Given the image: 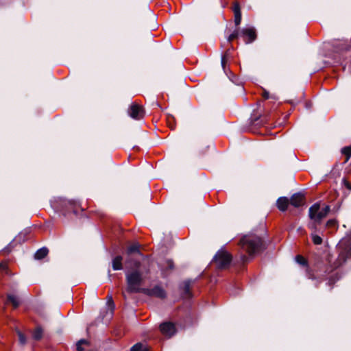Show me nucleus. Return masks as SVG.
<instances>
[{
    "label": "nucleus",
    "instance_id": "5701e85b",
    "mask_svg": "<svg viewBox=\"0 0 351 351\" xmlns=\"http://www.w3.org/2000/svg\"><path fill=\"white\" fill-rule=\"evenodd\" d=\"M17 334L19 336V340L21 344L24 345L26 343V338L19 330L17 331Z\"/></svg>",
    "mask_w": 351,
    "mask_h": 351
},
{
    "label": "nucleus",
    "instance_id": "9d476101",
    "mask_svg": "<svg viewBox=\"0 0 351 351\" xmlns=\"http://www.w3.org/2000/svg\"><path fill=\"white\" fill-rule=\"evenodd\" d=\"M303 200H304V195L300 193H298L293 194L291 197L290 203L291 205H293L295 207H299L302 204Z\"/></svg>",
    "mask_w": 351,
    "mask_h": 351
},
{
    "label": "nucleus",
    "instance_id": "7c9ffc66",
    "mask_svg": "<svg viewBox=\"0 0 351 351\" xmlns=\"http://www.w3.org/2000/svg\"><path fill=\"white\" fill-rule=\"evenodd\" d=\"M347 256H346L344 254V253H341L340 255H339V258L340 260H342L343 261H346V258Z\"/></svg>",
    "mask_w": 351,
    "mask_h": 351
},
{
    "label": "nucleus",
    "instance_id": "4468645a",
    "mask_svg": "<svg viewBox=\"0 0 351 351\" xmlns=\"http://www.w3.org/2000/svg\"><path fill=\"white\" fill-rule=\"evenodd\" d=\"M48 252L47 248L42 247L36 251L34 254V258L38 260L42 259L47 255Z\"/></svg>",
    "mask_w": 351,
    "mask_h": 351
},
{
    "label": "nucleus",
    "instance_id": "72a5a7b5",
    "mask_svg": "<svg viewBox=\"0 0 351 351\" xmlns=\"http://www.w3.org/2000/svg\"><path fill=\"white\" fill-rule=\"evenodd\" d=\"M5 269V267L1 263H0V269Z\"/></svg>",
    "mask_w": 351,
    "mask_h": 351
},
{
    "label": "nucleus",
    "instance_id": "473e14b6",
    "mask_svg": "<svg viewBox=\"0 0 351 351\" xmlns=\"http://www.w3.org/2000/svg\"><path fill=\"white\" fill-rule=\"evenodd\" d=\"M241 258L243 262H245L247 261V258L245 255H241Z\"/></svg>",
    "mask_w": 351,
    "mask_h": 351
},
{
    "label": "nucleus",
    "instance_id": "f03ea898",
    "mask_svg": "<svg viewBox=\"0 0 351 351\" xmlns=\"http://www.w3.org/2000/svg\"><path fill=\"white\" fill-rule=\"evenodd\" d=\"M239 245L249 255H253L261 250L262 239L254 234H246L241 239Z\"/></svg>",
    "mask_w": 351,
    "mask_h": 351
},
{
    "label": "nucleus",
    "instance_id": "f3484780",
    "mask_svg": "<svg viewBox=\"0 0 351 351\" xmlns=\"http://www.w3.org/2000/svg\"><path fill=\"white\" fill-rule=\"evenodd\" d=\"M147 347L141 343H137L131 348V351H147Z\"/></svg>",
    "mask_w": 351,
    "mask_h": 351
},
{
    "label": "nucleus",
    "instance_id": "bb28decb",
    "mask_svg": "<svg viewBox=\"0 0 351 351\" xmlns=\"http://www.w3.org/2000/svg\"><path fill=\"white\" fill-rule=\"evenodd\" d=\"M317 223H318L317 222H315V221H313V223H309L308 228L311 230H316V229H317Z\"/></svg>",
    "mask_w": 351,
    "mask_h": 351
},
{
    "label": "nucleus",
    "instance_id": "c85d7f7f",
    "mask_svg": "<svg viewBox=\"0 0 351 351\" xmlns=\"http://www.w3.org/2000/svg\"><path fill=\"white\" fill-rule=\"evenodd\" d=\"M343 182L347 189L351 190V184L346 179H343Z\"/></svg>",
    "mask_w": 351,
    "mask_h": 351
},
{
    "label": "nucleus",
    "instance_id": "39448f33",
    "mask_svg": "<svg viewBox=\"0 0 351 351\" xmlns=\"http://www.w3.org/2000/svg\"><path fill=\"white\" fill-rule=\"evenodd\" d=\"M217 267L219 269L226 268L232 261V256L226 251H219L214 257Z\"/></svg>",
    "mask_w": 351,
    "mask_h": 351
},
{
    "label": "nucleus",
    "instance_id": "0eeeda50",
    "mask_svg": "<svg viewBox=\"0 0 351 351\" xmlns=\"http://www.w3.org/2000/svg\"><path fill=\"white\" fill-rule=\"evenodd\" d=\"M240 36L243 38L246 44L252 43L256 38L255 29L252 27L242 29Z\"/></svg>",
    "mask_w": 351,
    "mask_h": 351
},
{
    "label": "nucleus",
    "instance_id": "393cba45",
    "mask_svg": "<svg viewBox=\"0 0 351 351\" xmlns=\"http://www.w3.org/2000/svg\"><path fill=\"white\" fill-rule=\"evenodd\" d=\"M337 225V221L335 219H329L326 222V226L328 227H335Z\"/></svg>",
    "mask_w": 351,
    "mask_h": 351
},
{
    "label": "nucleus",
    "instance_id": "7ed1b4c3",
    "mask_svg": "<svg viewBox=\"0 0 351 351\" xmlns=\"http://www.w3.org/2000/svg\"><path fill=\"white\" fill-rule=\"evenodd\" d=\"M330 210V208L329 206H325L324 208L320 209L319 204L315 203L309 208L308 216L315 222L320 223L326 217Z\"/></svg>",
    "mask_w": 351,
    "mask_h": 351
},
{
    "label": "nucleus",
    "instance_id": "c756f323",
    "mask_svg": "<svg viewBox=\"0 0 351 351\" xmlns=\"http://www.w3.org/2000/svg\"><path fill=\"white\" fill-rule=\"evenodd\" d=\"M225 64H226V56H223L221 57V65H222V67H223L224 71L226 72Z\"/></svg>",
    "mask_w": 351,
    "mask_h": 351
},
{
    "label": "nucleus",
    "instance_id": "1a4fd4ad",
    "mask_svg": "<svg viewBox=\"0 0 351 351\" xmlns=\"http://www.w3.org/2000/svg\"><path fill=\"white\" fill-rule=\"evenodd\" d=\"M160 329L161 332L167 337H171L176 332L175 326L171 322H165L161 324Z\"/></svg>",
    "mask_w": 351,
    "mask_h": 351
},
{
    "label": "nucleus",
    "instance_id": "412c9836",
    "mask_svg": "<svg viewBox=\"0 0 351 351\" xmlns=\"http://www.w3.org/2000/svg\"><path fill=\"white\" fill-rule=\"evenodd\" d=\"M342 153L347 156V160L351 156V147H345L341 150Z\"/></svg>",
    "mask_w": 351,
    "mask_h": 351
},
{
    "label": "nucleus",
    "instance_id": "cd10ccee",
    "mask_svg": "<svg viewBox=\"0 0 351 351\" xmlns=\"http://www.w3.org/2000/svg\"><path fill=\"white\" fill-rule=\"evenodd\" d=\"M86 343V341L84 339H82L80 341H78L77 344V350H79V351H82V348L81 347V343Z\"/></svg>",
    "mask_w": 351,
    "mask_h": 351
},
{
    "label": "nucleus",
    "instance_id": "20e7f679",
    "mask_svg": "<svg viewBox=\"0 0 351 351\" xmlns=\"http://www.w3.org/2000/svg\"><path fill=\"white\" fill-rule=\"evenodd\" d=\"M126 253L128 255V258L125 261L126 264L131 267L133 266L135 268H139L141 263L134 257L135 255L139 257H143V254L139 250V245L137 243L130 245L127 249Z\"/></svg>",
    "mask_w": 351,
    "mask_h": 351
},
{
    "label": "nucleus",
    "instance_id": "f257e3e1",
    "mask_svg": "<svg viewBox=\"0 0 351 351\" xmlns=\"http://www.w3.org/2000/svg\"><path fill=\"white\" fill-rule=\"evenodd\" d=\"M128 267L132 269V271L125 272L127 291L129 293H142V289H143L141 288L143 280L142 273L138 270V268L130 265Z\"/></svg>",
    "mask_w": 351,
    "mask_h": 351
},
{
    "label": "nucleus",
    "instance_id": "aec40b11",
    "mask_svg": "<svg viewBox=\"0 0 351 351\" xmlns=\"http://www.w3.org/2000/svg\"><path fill=\"white\" fill-rule=\"evenodd\" d=\"M239 36H240V32L239 30H235L228 36V41L231 42L232 40L237 38Z\"/></svg>",
    "mask_w": 351,
    "mask_h": 351
},
{
    "label": "nucleus",
    "instance_id": "f8f14e48",
    "mask_svg": "<svg viewBox=\"0 0 351 351\" xmlns=\"http://www.w3.org/2000/svg\"><path fill=\"white\" fill-rule=\"evenodd\" d=\"M289 201L286 197H280L278 199L276 204L278 209L281 211H285L287 209Z\"/></svg>",
    "mask_w": 351,
    "mask_h": 351
},
{
    "label": "nucleus",
    "instance_id": "2f4dec72",
    "mask_svg": "<svg viewBox=\"0 0 351 351\" xmlns=\"http://www.w3.org/2000/svg\"><path fill=\"white\" fill-rule=\"evenodd\" d=\"M108 302H110V304L113 306L114 305V302H113V300H112V295H108Z\"/></svg>",
    "mask_w": 351,
    "mask_h": 351
},
{
    "label": "nucleus",
    "instance_id": "423d86ee",
    "mask_svg": "<svg viewBox=\"0 0 351 351\" xmlns=\"http://www.w3.org/2000/svg\"><path fill=\"white\" fill-rule=\"evenodd\" d=\"M142 293L148 296H154L161 299L166 297V292L165 289L159 285H156L152 289L143 288L142 289Z\"/></svg>",
    "mask_w": 351,
    "mask_h": 351
},
{
    "label": "nucleus",
    "instance_id": "ddd939ff",
    "mask_svg": "<svg viewBox=\"0 0 351 351\" xmlns=\"http://www.w3.org/2000/svg\"><path fill=\"white\" fill-rule=\"evenodd\" d=\"M123 258L121 256H115L112 261V266L114 270H121L123 269L122 265Z\"/></svg>",
    "mask_w": 351,
    "mask_h": 351
},
{
    "label": "nucleus",
    "instance_id": "6ab92c4d",
    "mask_svg": "<svg viewBox=\"0 0 351 351\" xmlns=\"http://www.w3.org/2000/svg\"><path fill=\"white\" fill-rule=\"evenodd\" d=\"M311 239L315 245H320L322 243V238L315 233L311 234Z\"/></svg>",
    "mask_w": 351,
    "mask_h": 351
},
{
    "label": "nucleus",
    "instance_id": "a878e982",
    "mask_svg": "<svg viewBox=\"0 0 351 351\" xmlns=\"http://www.w3.org/2000/svg\"><path fill=\"white\" fill-rule=\"evenodd\" d=\"M165 264L168 269H172L173 268V263L171 260H167Z\"/></svg>",
    "mask_w": 351,
    "mask_h": 351
},
{
    "label": "nucleus",
    "instance_id": "b1692460",
    "mask_svg": "<svg viewBox=\"0 0 351 351\" xmlns=\"http://www.w3.org/2000/svg\"><path fill=\"white\" fill-rule=\"evenodd\" d=\"M295 260L300 265H306V260L302 256H297L295 257Z\"/></svg>",
    "mask_w": 351,
    "mask_h": 351
},
{
    "label": "nucleus",
    "instance_id": "6e6552de",
    "mask_svg": "<svg viewBox=\"0 0 351 351\" xmlns=\"http://www.w3.org/2000/svg\"><path fill=\"white\" fill-rule=\"evenodd\" d=\"M128 113L132 118L135 119H140L144 116V111L142 106L136 104L131 105Z\"/></svg>",
    "mask_w": 351,
    "mask_h": 351
},
{
    "label": "nucleus",
    "instance_id": "9b49d317",
    "mask_svg": "<svg viewBox=\"0 0 351 351\" xmlns=\"http://www.w3.org/2000/svg\"><path fill=\"white\" fill-rule=\"evenodd\" d=\"M232 10L234 14V23L236 26H238L240 25L241 21V12L240 5L237 2L234 3Z\"/></svg>",
    "mask_w": 351,
    "mask_h": 351
},
{
    "label": "nucleus",
    "instance_id": "a211bd4d",
    "mask_svg": "<svg viewBox=\"0 0 351 351\" xmlns=\"http://www.w3.org/2000/svg\"><path fill=\"white\" fill-rule=\"evenodd\" d=\"M43 336V330L40 327L36 328V329L33 332L32 337L36 340H39L41 339Z\"/></svg>",
    "mask_w": 351,
    "mask_h": 351
},
{
    "label": "nucleus",
    "instance_id": "dca6fc26",
    "mask_svg": "<svg viewBox=\"0 0 351 351\" xmlns=\"http://www.w3.org/2000/svg\"><path fill=\"white\" fill-rule=\"evenodd\" d=\"M8 302H10L13 305L14 308H17L20 304V301L18 297L12 294L8 295Z\"/></svg>",
    "mask_w": 351,
    "mask_h": 351
},
{
    "label": "nucleus",
    "instance_id": "4be33fe9",
    "mask_svg": "<svg viewBox=\"0 0 351 351\" xmlns=\"http://www.w3.org/2000/svg\"><path fill=\"white\" fill-rule=\"evenodd\" d=\"M263 97L266 99H277V97L274 95H269V93L265 90H263Z\"/></svg>",
    "mask_w": 351,
    "mask_h": 351
},
{
    "label": "nucleus",
    "instance_id": "2eb2a0df",
    "mask_svg": "<svg viewBox=\"0 0 351 351\" xmlns=\"http://www.w3.org/2000/svg\"><path fill=\"white\" fill-rule=\"evenodd\" d=\"M191 284V280H187L183 282L182 289H183V293L186 297L191 296V293H190Z\"/></svg>",
    "mask_w": 351,
    "mask_h": 351
}]
</instances>
